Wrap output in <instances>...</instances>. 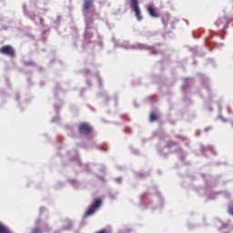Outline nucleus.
Returning <instances> with one entry per match:
<instances>
[{"mask_svg":"<svg viewBox=\"0 0 233 233\" xmlns=\"http://www.w3.org/2000/svg\"><path fill=\"white\" fill-rule=\"evenodd\" d=\"M129 6L133 12L137 21H143V16L141 15V8L139 7V0H129Z\"/></svg>","mask_w":233,"mask_h":233,"instance_id":"nucleus-2","label":"nucleus"},{"mask_svg":"<svg viewBox=\"0 0 233 233\" xmlns=\"http://www.w3.org/2000/svg\"><path fill=\"white\" fill-rule=\"evenodd\" d=\"M147 13L149 14V15H150L151 17H156V18L159 17V13H157V12L156 11V8L154 7L153 5H147Z\"/></svg>","mask_w":233,"mask_h":233,"instance_id":"nucleus-5","label":"nucleus"},{"mask_svg":"<svg viewBox=\"0 0 233 233\" xmlns=\"http://www.w3.org/2000/svg\"><path fill=\"white\" fill-rule=\"evenodd\" d=\"M228 214H230L231 216H233V206L228 207Z\"/></svg>","mask_w":233,"mask_h":233,"instance_id":"nucleus-8","label":"nucleus"},{"mask_svg":"<svg viewBox=\"0 0 233 233\" xmlns=\"http://www.w3.org/2000/svg\"><path fill=\"white\" fill-rule=\"evenodd\" d=\"M124 131L127 132V128H125Z\"/></svg>","mask_w":233,"mask_h":233,"instance_id":"nucleus-16","label":"nucleus"},{"mask_svg":"<svg viewBox=\"0 0 233 233\" xmlns=\"http://www.w3.org/2000/svg\"><path fill=\"white\" fill-rule=\"evenodd\" d=\"M0 54L8 56L9 57H15V50L12 46H4L0 48Z\"/></svg>","mask_w":233,"mask_h":233,"instance_id":"nucleus-4","label":"nucleus"},{"mask_svg":"<svg viewBox=\"0 0 233 233\" xmlns=\"http://www.w3.org/2000/svg\"><path fill=\"white\" fill-rule=\"evenodd\" d=\"M96 233H106V229H101L100 231H97Z\"/></svg>","mask_w":233,"mask_h":233,"instance_id":"nucleus-13","label":"nucleus"},{"mask_svg":"<svg viewBox=\"0 0 233 233\" xmlns=\"http://www.w3.org/2000/svg\"><path fill=\"white\" fill-rule=\"evenodd\" d=\"M172 145H177V143H176V142H169L167 144V147H172Z\"/></svg>","mask_w":233,"mask_h":233,"instance_id":"nucleus-12","label":"nucleus"},{"mask_svg":"<svg viewBox=\"0 0 233 233\" xmlns=\"http://www.w3.org/2000/svg\"><path fill=\"white\" fill-rule=\"evenodd\" d=\"M157 115H156L155 113L150 114L149 121H151V123H154V121H157Z\"/></svg>","mask_w":233,"mask_h":233,"instance_id":"nucleus-7","label":"nucleus"},{"mask_svg":"<svg viewBox=\"0 0 233 233\" xmlns=\"http://www.w3.org/2000/svg\"><path fill=\"white\" fill-rule=\"evenodd\" d=\"M103 205V201L100 198H96L93 203L89 206L85 213V218H89V216H94L96 211L99 209V207Z\"/></svg>","mask_w":233,"mask_h":233,"instance_id":"nucleus-1","label":"nucleus"},{"mask_svg":"<svg viewBox=\"0 0 233 233\" xmlns=\"http://www.w3.org/2000/svg\"><path fill=\"white\" fill-rule=\"evenodd\" d=\"M212 130V127H208L204 129V132H210Z\"/></svg>","mask_w":233,"mask_h":233,"instance_id":"nucleus-10","label":"nucleus"},{"mask_svg":"<svg viewBox=\"0 0 233 233\" xmlns=\"http://www.w3.org/2000/svg\"><path fill=\"white\" fill-rule=\"evenodd\" d=\"M78 132L81 136H89L92 134V126L88 123H82L78 127Z\"/></svg>","mask_w":233,"mask_h":233,"instance_id":"nucleus-3","label":"nucleus"},{"mask_svg":"<svg viewBox=\"0 0 233 233\" xmlns=\"http://www.w3.org/2000/svg\"><path fill=\"white\" fill-rule=\"evenodd\" d=\"M92 5H94V0H84V10H90V8H92Z\"/></svg>","mask_w":233,"mask_h":233,"instance_id":"nucleus-6","label":"nucleus"},{"mask_svg":"<svg viewBox=\"0 0 233 233\" xmlns=\"http://www.w3.org/2000/svg\"><path fill=\"white\" fill-rule=\"evenodd\" d=\"M222 20H227V18H222Z\"/></svg>","mask_w":233,"mask_h":233,"instance_id":"nucleus-15","label":"nucleus"},{"mask_svg":"<svg viewBox=\"0 0 233 233\" xmlns=\"http://www.w3.org/2000/svg\"><path fill=\"white\" fill-rule=\"evenodd\" d=\"M98 148L100 150H103L104 152H106V150H108L106 147H98Z\"/></svg>","mask_w":233,"mask_h":233,"instance_id":"nucleus-11","label":"nucleus"},{"mask_svg":"<svg viewBox=\"0 0 233 233\" xmlns=\"http://www.w3.org/2000/svg\"><path fill=\"white\" fill-rule=\"evenodd\" d=\"M152 54H153V55H156V54H158V52L156 51V50H153V51H152Z\"/></svg>","mask_w":233,"mask_h":233,"instance_id":"nucleus-14","label":"nucleus"},{"mask_svg":"<svg viewBox=\"0 0 233 233\" xmlns=\"http://www.w3.org/2000/svg\"><path fill=\"white\" fill-rule=\"evenodd\" d=\"M32 233H43V231L40 228H35Z\"/></svg>","mask_w":233,"mask_h":233,"instance_id":"nucleus-9","label":"nucleus"}]
</instances>
